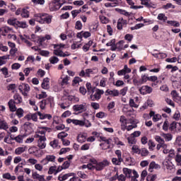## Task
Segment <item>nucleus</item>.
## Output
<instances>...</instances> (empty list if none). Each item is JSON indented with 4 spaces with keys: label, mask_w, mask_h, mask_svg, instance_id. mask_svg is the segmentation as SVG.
<instances>
[{
    "label": "nucleus",
    "mask_w": 181,
    "mask_h": 181,
    "mask_svg": "<svg viewBox=\"0 0 181 181\" xmlns=\"http://www.w3.org/2000/svg\"><path fill=\"white\" fill-rule=\"evenodd\" d=\"M110 165V161L108 160L105 159L101 162L97 161L95 158H91L89 160V163L87 165H83L82 169H88V170H98L101 171L106 168V166Z\"/></svg>",
    "instance_id": "1"
},
{
    "label": "nucleus",
    "mask_w": 181,
    "mask_h": 181,
    "mask_svg": "<svg viewBox=\"0 0 181 181\" xmlns=\"http://www.w3.org/2000/svg\"><path fill=\"white\" fill-rule=\"evenodd\" d=\"M35 20L39 23H52V16H49L47 13H37L34 16Z\"/></svg>",
    "instance_id": "2"
},
{
    "label": "nucleus",
    "mask_w": 181,
    "mask_h": 181,
    "mask_svg": "<svg viewBox=\"0 0 181 181\" xmlns=\"http://www.w3.org/2000/svg\"><path fill=\"white\" fill-rule=\"evenodd\" d=\"M18 90L24 97H28V92L30 91V86L28 83H21Z\"/></svg>",
    "instance_id": "3"
},
{
    "label": "nucleus",
    "mask_w": 181,
    "mask_h": 181,
    "mask_svg": "<svg viewBox=\"0 0 181 181\" xmlns=\"http://www.w3.org/2000/svg\"><path fill=\"white\" fill-rule=\"evenodd\" d=\"M36 138H38V140H37L38 148H40V149H45V148H46V136L37 134Z\"/></svg>",
    "instance_id": "4"
},
{
    "label": "nucleus",
    "mask_w": 181,
    "mask_h": 181,
    "mask_svg": "<svg viewBox=\"0 0 181 181\" xmlns=\"http://www.w3.org/2000/svg\"><path fill=\"white\" fill-rule=\"evenodd\" d=\"M104 94V90L101 89H96L95 93L94 95L90 93V98L91 101H98L101 98V95Z\"/></svg>",
    "instance_id": "5"
},
{
    "label": "nucleus",
    "mask_w": 181,
    "mask_h": 181,
    "mask_svg": "<svg viewBox=\"0 0 181 181\" xmlns=\"http://www.w3.org/2000/svg\"><path fill=\"white\" fill-rule=\"evenodd\" d=\"M73 110L76 112H84V111H87V104L83 103L81 105H74L73 106Z\"/></svg>",
    "instance_id": "6"
},
{
    "label": "nucleus",
    "mask_w": 181,
    "mask_h": 181,
    "mask_svg": "<svg viewBox=\"0 0 181 181\" xmlns=\"http://www.w3.org/2000/svg\"><path fill=\"white\" fill-rule=\"evenodd\" d=\"M56 161V156L54 155H47L45 158L41 160L42 165H47L49 162H55Z\"/></svg>",
    "instance_id": "7"
},
{
    "label": "nucleus",
    "mask_w": 181,
    "mask_h": 181,
    "mask_svg": "<svg viewBox=\"0 0 181 181\" xmlns=\"http://www.w3.org/2000/svg\"><path fill=\"white\" fill-rule=\"evenodd\" d=\"M152 87L148 86H143L141 88L139 89L141 94H143V95H145V94H151L153 91Z\"/></svg>",
    "instance_id": "8"
},
{
    "label": "nucleus",
    "mask_w": 181,
    "mask_h": 181,
    "mask_svg": "<svg viewBox=\"0 0 181 181\" xmlns=\"http://www.w3.org/2000/svg\"><path fill=\"white\" fill-rule=\"evenodd\" d=\"M0 30H1V35H3V36H6L5 33H15V31L13 30V28H11L9 26L1 27Z\"/></svg>",
    "instance_id": "9"
},
{
    "label": "nucleus",
    "mask_w": 181,
    "mask_h": 181,
    "mask_svg": "<svg viewBox=\"0 0 181 181\" xmlns=\"http://www.w3.org/2000/svg\"><path fill=\"white\" fill-rule=\"evenodd\" d=\"M54 49H54L53 54L55 56H59V57H67L69 56V54H64L63 50L58 49V48H54Z\"/></svg>",
    "instance_id": "10"
},
{
    "label": "nucleus",
    "mask_w": 181,
    "mask_h": 181,
    "mask_svg": "<svg viewBox=\"0 0 181 181\" xmlns=\"http://www.w3.org/2000/svg\"><path fill=\"white\" fill-rule=\"evenodd\" d=\"M180 127H181L180 123L173 122V123H171L170 124L169 129H170V131H175V129L177 131H180V129H181Z\"/></svg>",
    "instance_id": "11"
},
{
    "label": "nucleus",
    "mask_w": 181,
    "mask_h": 181,
    "mask_svg": "<svg viewBox=\"0 0 181 181\" xmlns=\"http://www.w3.org/2000/svg\"><path fill=\"white\" fill-rule=\"evenodd\" d=\"M15 104H16V103L15 102V100H13V99H11L8 102V105L11 112H15L17 110L16 105Z\"/></svg>",
    "instance_id": "12"
},
{
    "label": "nucleus",
    "mask_w": 181,
    "mask_h": 181,
    "mask_svg": "<svg viewBox=\"0 0 181 181\" xmlns=\"http://www.w3.org/2000/svg\"><path fill=\"white\" fill-rule=\"evenodd\" d=\"M42 88L49 90L50 88V80L49 78H45L42 83Z\"/></svg>",
    "instance_id": "13"
},
{
    "label": "nucleus",
    "mask_w": 181,
    "mask_h": 181,
    "mask_svg": "<svg viewBox=\"0 0 181 181\" xmlns=\"http://www.w3.org/2000/svg\"><path fill=\"white\" fill-rule=\"evenodd\" d=\"M123 173L125 175V177L128 179L132 177V173L134 174V170H131L129 168H123Z\"/></svg>",
    "instance_id": "14"
},
{
    "label": "nucleus",
    "mask_w": 181,
    "mask_h": 181,
    "mask_svg": "<svg viewBox=\"0 0 181 181\" xmlns=\"http://www.w3.org/2000/svg\"><path fill=\"white\" fill-rule=\"evenodd\" d=\"M105 93L106 95H112L113 97H118V95H119V91L116 89L112 90L107 89Z\"/></svg>",
    "instance_id": "15"
},
{
    "label": "nucleus",
    "mask_w": 181,
    "mask_h": 181,
    "mask_svg": "<svg viewBox=\"0 0 181 181\" xmlns=\"http://www.w3.org/2000/svg\"><path fill=\"white\" fill-rule=\"evenodd\" d=\"M37 115H39L40 119H52V115L50 114H45L37 112Z\"/></svg>",
    "instance_id": "16"
},
{
    "label": "nucleus",
    "mask_w": 181,
    "mask_h": 181,
    "mask_svg": "<svg viewBox=\"0 0 181 181\" xmlns=\"http://www.w3.org/2000/svg\"><path fill=\"white\" fill-rule=\"evenodd\" d=\"M63 4H53V6H52V4H49V11H51V12H54L56 11H59V8H62Z\"/></svg>",
    "instance_id": "17"
},
{
    "label": "nucleus",
    "mask_w": 181,
    "mask_h": 181,
    "mask_svg": "<svg viewBox=\"0 0 181 181\" xmlns=\"http://www.w3.org/2000/svg\"><path fill=\"white\" fill-rule=\"evenodd\" d=\"M13 101L14 103H16V104H21L23 100L22 99V96H21L19 93H15L13 95Z\"/></svg>",
    "instance_id": "18"
},
{
    "label": "nucleus",
    "mask_w": 181,
    "mask_h": 181,
    "mask_svg": "<svg viewBox=\"0 0 181 181\" xmlns=\"http://www.w3.org/2000/svg\"><path fill=\"white\" fill-rule=\"evenodd\" d=\"M7 23L11 26H13L14 28H16V25L18 24V19L16 18H9L7 20Z\"/></svg>",
    "instance_id": "19"
},
{
    "label": "nucleus",
    "mask_w": 181,
    "mask_h": 181,
    "mask_svg": "<svg viewBox=\"0 0 181 181\" xmlns=\"http://www.w3.org/2000/svg\"><path fill=\"white\" fill-rule=\"evenodd\" d=\"M44 103L46 104V105H48V104L50 105V107L54 104V98L52 96L48 97L47 99L44 100Z\"/></svg>",
    "instance_id": "20"
},
{
    "label": "nucleus",
    "mask_w": 181,
    "mask_h": 181,
    "mask_svg": "<svg viewBox=\"0 0 181 181\" xmlns=\"http://www.w3.org/2000/svg\"><path fill=\"white\" fill-rule=\"evenodd\" d=\"M26 149H28V147H26V146L18 147L15 150V153H16V155H22V153H23V152H25L26 151Z\"/></svg>",
    "instance_id": "21"
},
{
    "label": "nucleus",
    "mask_w": 181,
    "mask_h": 181,
    "mask_svg": "<svg viewBox=\"0 0 181 181\" xmlns=\"http://www.w3.org/2000/svg\"><path fill=\"white\" fill-rule=\"evenodd\" d=\"M86 88H87V91H88V94L89 95H90L91 94H94V90H95V88L91 86V83H87Z\"/></svg>",
    "instance_id": "22"
},
{
    "label": "nucleus",
    "mask_w": 181,
    "mask_h": 181,
    "mask_svg": "<svg viewBox=\"0 0 181 181\" xmlns=\"http://www.w3.org/2000/svg\"><path fill=\"white\" fill-rule=\"evenodd\" d=\"M62 78V82H61V86H67L69 84V80H70V77L69 76H64L61 77Z\"/></svg>",
    "instance_id": "23"
},
{
    "label": "nucleus",
    "mask_w": 181,
    "mask_h": 181,
    "mask_svg": "<svg viewBox=\"0 0 181 181\" xmlns=\"http://www.w3.org/2000/svg\"><path fill=\"white\" fill-rule=\"evenodd\" d=\"M152 169H160V165H159L158 164H156L155 161H152L149 165L148 170L150 172H152Z\"/></svg>",
    "instance_id": "24"
},
{
    "label": "nucleus",
    "mask_w": 181,
    "mask_h": 181,
    "mask_svg": "<svg viewBox=\"0 0 181 181\" xmlns=\"http://www.w3.org/2000/svg\"><path fill=\"white\" fill-rule=\"evenodd\" d=\"M16 28H21V29H26L28 28V23L25 21H17Z\"/></svg>",
    "instance_id": "25"
},
{
    "label": "nucleus",
    "mask_w": 181,
    "mask_h": 181,
    "mask_svg": "<svg viewBox=\"0 0 181 181\" xmlns=\"http://www.w3.org/2000/svg\"><path fill=\"white\" fill-rule=\"evenodd\" d=\"M3 179H7V180H16V176L11 175V173H7L3 175Z\"/></svg>",
    "instance_id": "26"
},
{
    "label": "nucleus",
    "mask_w": 181,
    "mask_h": 181,
    "mask_svg": "<svg viewBox=\"0 0 181 181\" xmlns=\"http://www.w3.org/2000/svg\"><path fill=\"white\" fill-rule=\"evenodd\" d=\"M78 142L83 144L87 141V136L86 134H79L77 138Z\"/></svg>",
    "instance_id": "27"
},
{
    "label": "nucleus",
    "mask_w": 181,
    "mask_h": 181,
    "mask_svg": "<svg viewBox=\"0 0 181 181\" xmlns=\"http://www.w3.org/2000/svg\"><path fill=\"white\" fill-rule=\"evenodd\" d=\"M70 176H73V173H67L64 175H59L58 177V180L59 181H64V180H67Z\"/></svg>",
    "instance_id": "28"
},
{
    "label": "nucleus",
    "mask_w": 181,
    "mask_h": 181,
    "mask_svg": "<svg viewBox=\"0 0 181 181\" xmlns=\"http://www.w3.org/2000/svg\"><path fill=\"white\" fill-rule=\"evenodd\" d=\"M167 23L170 26H174V28H179L180 26V23L176 21H168Z\"/></svg>",
    "instance_id": "29"
},
{
    "label": "nucleus",
    "mask_w": 181,
    "mask_h": 181,
    "mask_svg": "<svg viewBox=\"0 0 181 181\" xmlns=\"http://www.w3.org/2000/svg\"><path fill=\"white\" fill-rule=\"evenodd\" d=\"M127 141L129 145L132 146V145H135V144H136V139L130 135L129 137H127Z\"/></svg>",
    "instance_id": "30"
},
{
    "label": "nucleus",
    "mask_w": 181,
    "mask_h": 181,
    "mask_svg": "<svg viewBox=\"0 0 181 181\" xmlns=\"http://www.w3.org/2000/svg\"><path fill=\"white\" fill-rule=\"evenodd\" d=\"M49 145L54 149L56 148H60V146H59V140L57 139H54L53 141H50Z\"/></svg>",
    "instance_id": "31"
},
{
    "label": "nucleus",
    "mask_w": 181,
    "mask_h": 181,
    "mask_svg": "<svg viewBox=\"0 0 181 181\" xmlns=\"http://www.w3.org/2000/svg\"><path fill=\"white\" fill-rule=\"evenodd\" d=\"M122 23H127V21L123 18L119 19L117 25L118 30H122Z\"/></svg>",
    "instance_id": "32"
},
{
    "label": "nucleus",
    "mask_w": 181,
    "mask_h": 181,
    "mask_svg": "<svg viewBox=\"0 0 181 181\" xmlns=\"http://www.w3.org/2000/svg\"><path fill=\"white\" fill-rule=\"evenodd\" d=\"M25 135L20 134L15 137L16 142H18V144H22L23 142V139L25 138Z\"/></svg>",
    "instance_id": "33"
},
{
    "label": "nucleus",
    "mask_w": 181,
    "mask_h": 181,
    "mask_svg": "<svg viewBox=\"0 0 181 181\" xmlns=\"http://www.w3.org/2000/svg\"><path fill=\"white\" fill-rule=\"evenodd\" d=\"M124 43H125L124 40H120L117 43H116V47L119 52H121V50L124 49Z\"/></svg>",
    "instance_id": "34"
},
{
    "label": "nucleus",
    "mask_w": 181,
    "mask_h": 181,
    "mask_svg": "<svg viewBox=\"0 0 181 181\" xmlns=\"http://www.w3.org/2000/svg\"><path fill=\"white\" fill-rule=\"evenodd\" d=\"M132 151L133 153H137L138 155L141 154V149L138 145H133Z\"/></svg>",
    "instance_id": "35"
},
{
    "label": "nucleus",
    "mask_w": 181,
    "mask_h": 181,
    "mask_svg": "<svg viewBox=\"0 0 181 181\" xmlns=\"http://www.w3.org/2000/svg\"><path fill=\"white\" fill-rule=\"evenodd\" d=\"M23 109L22 108H18L16 109V115H17L18 118H22V117H23Z\"/></svg>",
    "instance_id": "36"
},
{
    "label": "nucleus",
    "mask_w": 181,
    "mask_h": 181,
    "mask_svg": "<svg viewBox=\"0 0 181 181\" xmlns=\"http://www.w3.org/2000/svg\"><path fill=\"white\" fill-rule=\"evenodd\" d=\"M157 19H158V21H162L163 22H166V21H168V17H166L165 13H159Z\"/></svg>",
    "instance_id": "37"
},
{
    "label": "nucleus",
    "mask_w": 181,
    "mask_h": 181,
    "mask_svg": "<svg viewBox=\"0 0 181 181\" xmlns=\"http://www.w3.org/2000/svg\"><path fill=\"white\" fill-rule=\"evenodd\" d=\"M119 122L121 125H127L128 124V119H127V117H125V116L122 115L119 118Z\"/></svg>",
    "instance_id": "38"
},
{
    "label": "nucleus",
    "mask_w": 181,
    "mask_h": 181,
    "mask_svg": "<svg viewBox=\"0 0 181 181\" xmlns=\"http://www.w3.org/2000/svg\"><path fill=\"white\" fill-rule=\"evenodd\" d=\"M131 181H138V177H139V175L136 172V170H133V176L131 177Z\"/></svg>",
    "instance_id": "39"
},
{
    "label": "nucleus",
    "mask_w": 181,
    "mask_h": 181,
    "mask_svg": "<svg viewBox=\"0 0 181 181\" xmlns=\"http://www.w3.org/2000/svg\"><path fill=\"white\" fill-rule=\"evenodd\" d=\"M49 63H51V64H56L59 63V58L55 56L51 57L49 58Z\"/></svg>",
    "instance_id": "40"
},
{
    "label": "nucleus",
    "mask_w": 181,
    "mask_h": 181,
    "mask_svg": "<svg viewBox=\"0 0 181 181\" xmlns=\"http://www.w3.org/2000/svg\"><path fill=\"white\" fill-rule=\"evenodd\" d=\"M69 101H71L72 103H78L80 101V99L78 97L74 96V95H69L68 97Z\"/></svg>",
    "instance_id": "41"
},
{
    "label": "nucleus",
    "mask_w": 181,
    "mask_h": 181,
    "mask_svg": "<svg viewBox=\"0 0 181 181\" xmlns=\"http://www.w3.org/2000/svg\"><path fill=\"white\" fill-rule=\"evenodd\" d=\"M155 139L156 142H158V144H160V145H165V140L162 137H160V136H156Z\"/></svg>",
    "instance_id": "42"
},
{
    "label": "nucleus",
    "mask_w": 181,
    "mask_h": 181,
    "mask_svg": "<svg viewBox=\"0 0 181 181\" xmlns=\"http://www.w3.org/2000/svg\"><path fill=\"white\" fill-rule=\"evenodd\" d=\"M22 18H28L29 17V11L26 8H23L21 11Z\"/></svg>",
    "instance_id": "43"
},
{
    "label": "nucleus",
    "mask_w": 181,
    "mask_h": 181,
    "mask_svg": "<svg viewBox=\"0 0 181 181\" xmlns=\"http://www.w3.org/2000/svg\"><path fill=\"white\" fill-rule=\"evenodd\" d=\"M9 127L8 126V123L6 122H0V129H4V131H6Z\"/></svg>",
    "instance_id": "44"
},
{
    "label": "nucleus",
    "mask_w": 181,
    "mask_h": 181,
    "mask_svg": "<svg viewBox=\"0 0 181 181\" xmlns=\"http://www.w3.org/2000/svg\"><path fill=\"white\" fill-rule=\"evenodd\" d=\"M129 105H130V107H134V108H138L139 107V105H138V103H136V102H135V100H134V99L129 100Z\"/></svg>",
    "instance_id": "45"
},
{
    "label": "nucleus",
    "mask_w": 181,
    "mask_h": 181,
    "mask_svg": "<svg viewBox=\"0 0 181 181\" xmlns=\"http://www.w3.org/2000/svg\"><path fill=\"white\" fill-rule=\"evenodd\" d=\"M162 136L167 142H169V141H170L173 138V136L170 134H163Z\"/></svg>",
    "instance_id": "46"
},
{
    "label": "nucleus",
    "mask_w": 181,
    "mask_h": 181,
    "mask_svg": "<svg viewBox=\"0 0 181 181\" xmlns=\"http://www.w3.org/2000/svg\"><path fill=\"white\" fill-rule=\"evenodd\" d=\"M81 12H86V11L81 10V9L73 10L71 11V15H72L73 18H76V16H77L78 15V13H80Z\"/></svg>",
    "instance_id": "47"
},
{
    "label": "nucleus",
    "mask_w": 181,
    "mask_h": 181,
    "mask_svg": "<svg viewBox=\"0 0 181 181\" xmlns=\"http://www.w3.org/2000/svg\"><path fill=\"white\" fill-rule=\"evenodd\" d=\"M12 162V156H8L7 158L4 160V164L6 166H10L11 163Z\"/></svg>",
    "instance_id": "48"
},
{
    "label": "nucleus",
    "mask_w": 181,
    "mask_h": 181,
    "mask_svg": "<svg viewBox=\"0 0 181 181\" xmlns=\"http://www.w3.org/2000/svg\"><path fill=\"white\" fill-rule=\"evenodd\" d=\"M74 122V125H79V127H84V125H86V122L83 120L75 119Z\"/></svg>",
    "instance_id": "49"
},
{
    "label": "nucleus",
    "mask_w": 181,
    "mask_h": 181,
    "mask_svg": "<svg viewBox=\"0 0 181 181\" xmlns=\"http://www.w3.org/2000/svg\"><path fill=\"white\" fill-rule=\"evenodd\" d=\"M67 135H69L67 133L62 132L57 134V138H59V139H62H62H64Z\"/></svg>",
    "instance_id": "50"
},
{
    "label": "nucleus",
    "mask_w": 181,
    "mask_h": 181,
    "mask_svg": "<svg viewBox=\"0 0 181 181\" xmlns=\"http://www.w3.org/2000/svg\"><path fill=\"white\" fill-rule=\"evenodd\" d=\"M75 29H77L78 30H81V29H83V23H81V21H78L76 22Z\"/></svg>",
    "instance_id": "51"
},
{
    "label": "nucleus",
    "mask_w": 181,
    "mask_h": 181,
    "mask_svg": "<svg viewBox=\"0 0 181 181\" xmlns=\"http://www.w3.org/2000/svg\"><path fill=\"white\" fill-rule=\"evenodd\" d=\"M124 160H119V158H113L112 162L113 165H121V162H123Z\"/></svg>",
    "instance_id": "52"
},
{
    "label": "nucleus",
    "mask_w": 181,
    "mask_h": 181,
    "mask_svg": "<svg viewBox=\"0 0 181 181\" xmlns=\"http://www.w3.org/2000/svg\"><path fill=\"white\" fill-rule=\"evenodd\" d=\"M147 81H149V76L144 75H141V78L140 80V83L144 84V83H146Z\"/></svg>",
    "instance_id": "53"
},
{
    "label": "nucleus",
    "mask_w": 181,
    "mask_h": 181,
    "mask_svg": "<svg viewBox=\"0 0 181 181\" xmlns=\"http://www.w3.org/2000/svg\"><path fill=\"white\" fill-rule=\"evenodd\" d=\"M56 166H52L49 168V170H48V174L49 175H53V173L54 175H57V173H56Z\"/></svg>",
    "instance_id": "54"
},
{
    "label": "nucleus",
    "mask_w": 181,
    "mask_h": 181,
    "mask_svg": "<svg viewBox=\"0 0 181 181\" xmlns=\"http://www.w3.org/2000/svg\"><path fill=\"white\" fill-rule=\"evenodd\" d=\"M156 146V144H155V142H153L152 140L148 141V147L150 151H153V148Z\"/></svg>",
    "instance_id": "55"
},
{
    "label": "nucleus",
    "mask_w": 181,
    "mask_h": 181,
    "mask_svg": "<svg viewBox=\"0 0 181 181\" xmlns=\"http://www.w3.org/2000/svg\"><path fill=\"white\" fill-rule=\"evenodd\" d=\"M128 91V86H125L124 88H122V90H120L119 94H120V95H126Z\"/></svg>",
    "instance_id": "56"
},
{
    "label": "nucleus",
    "mask_w": 181,
    "mask_h": 181,
    "mask_svg": "<svg viewBox=\"0 0 181 181\" xmlns=\"http://www.w3.org/2000/svg\"><path fill=\"white\" fill-rule=\"evenodd\" d=\"M15 88H16V84H15V83H11V84H9L8 86H7V90L8 91H13V90H15Z\"/></svg>",
    "instance_id": "57"
},
{
    "label": "nucleus",
    "mask_w": 181,
    "mask_h": 181,
    "mask_svg": "<svg viewBox=\"0 0 181 181\" xmlns=\"http://www.w3.org/2000/svg\"><path fill=\"white\" fill-rule=\"evenodd\" d=\"M99 18L100 20V22H102L103 23H108L109 21L108 19L107 18V17L104 16H99Z\"/></svg>",
    "instance_id": "58"
},
{
    "label": "nucleus",
    "mask_w": 181,
    "mask_h": 181,
    "mask_svg": "<svg viewBox=\"0 0 181 181\" xmlns=\"http://www.w3.org/2000/svg\"><path fill=\"white\" fill-rule=\"evenodd\" d=\"M88 149H90V144H85L81 147V151H88Z\"/></svg>",
    "instance_id": "59"
},
{
    "label": "nucleus",
    "mask_w": 181,
    "mask_h": 181,
    "mask_svg": "<svg viewBox=\"0 0 181 181\" xmlns=\"http://www.w3.org/2000/svg\"><path fill=\"white\" fill-rule=\"evenodd\" d=\"M163 165L166 168V169H172V163H170V161H164Z\"/></svg>",
    "instance_id": "60"
},
{
    "label": "nucleus",
    "mask_w": 181,
    "mask_h": 181,
    "mask_svg": "<svg viewBox=\"0 0 181 181\" xmlns=\"http://www.w3.org/2000/svg\"><path fill=\"white\" fill-rule=\"evenodd\" d=\"M175 145H176L177 146H181V136H179L176 138Z\"/></svg>",
    "instance_id": "61"
},
{
    "label": "nucleus",
    "mask_w": 181,
    "mask_h": 181,
    "mask_svg": "<svg viewBox=\"0 0 181 181\" xmlns=\"http://www.w3.org/2000/svg\"><path fill=\"white\" fill-rule=\"evenodd\" d=\"M141 156H147L148 153H149V151L146 148H142L141 150Z\"/></svg>",
    "instance_id": "62"
},
{
    "label": "nucleus",
    "mask_w": 181,
    "mask_h": 181,
    "mask_svg": "<svg viewBox=\"0 0 181 181\" xmlns=\"http://www.w3.org/2000/svg\"><path fill=\"white\" fill-rule=\"evenodd\" d=\"M117 180L125 181V180H127V177L125 175H124L123 174H121L120 175H118V174H117Z\"/></svg>",
    "instance_id": "63"
},
{
    "label": "nucleus",
    "mask_w": 181,
    "mask_h": 181,
    "mask_svg": "<svg viewBox=\"0 0 181 181\" xmlns=\"http://www.w3.org/2000/svg\"><path fill=\"white\" fill-rule=\"evenodd\" d=\"M175 162H177V163H181V155L179 153H177L175 158Z\"/></svg>",
    "instance_id": "64"
}]
</instances>
